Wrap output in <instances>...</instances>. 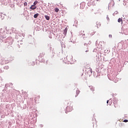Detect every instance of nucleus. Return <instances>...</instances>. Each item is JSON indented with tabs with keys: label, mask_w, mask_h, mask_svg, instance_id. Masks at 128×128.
I'll return each instance as SVG.
<instances>
[{
	"label": "nucleus",
	"mask_w": 128,
	"mask_h": 128,
	"mask_svg": "<svg viewBox=\"0 0 128 128\" xmlns=\"http://www.w3.org/2000/svg\"><path fill=\"white\" fill-rule=\"evenodd\" d=\"M72 110V102H70V105H68L66 108V113L68 114V112H70Z\"/></svg>",
	"instance_id": "f257e3e1"
},
{
	"label": "nucleus",
	"mask_w": 128,
	"mask_h": 128,
	"mask_svg": "<svg viewBox=\"0 0 128 128\" xmlns=\"http://www.w3.org/2000/svg\"><path fill=\"white\" fill-rule=\"evenodd\" d=\"M30 8H31V10H36V6L34 5H32Z\"/></svg>",
	"instance_id": "f03ea898"
},
{
	"label": "nucleus",
	"mask_w": 128,
	"mask_h": 128,
	"mask_svg": "<svg viewBox=\"0 0 128 128\" xmlns=\"http://www.w3.org/2000/svg\"><path fill=\"white\" fill-rule=\"evenodd\" d=\"M118 22H121L122 24V18H119Z\"/></svg>",
	"instance_id": "7ed1b4c3"
},
{
	"label": "nucleus",
	"mask_w": 128,
	"mask_h": 128,
	"mask_svg": "<svg viewBox=\"0 0 128 128\" xmlns=\"http://www.w3.org/2000/svg\"><path fill=\"white\" fill-rule=\"evenodd\" d=\"M66 32H68V28H66L64 30V35L66 34Z\"/></svg>",
	"instance_id": "20e7f679"
},
{
	"label": "nucleus",
	"mask_w": 128,
	"mask_h": 128,
	"mask_svg": "<svg viewBox=\"0 0 128 128\" xmlns=\"http://www.w3.org/2000/svg\"><path fill=\"white\" fill-rule=\"evenodd\" d=\"M124 122H120L119 124V126H120V128H122V126H124Z\"/></svg>",
	"instance_id": "39448f33"
},
{
	"label": "nucleus",
	"mask_w": 128,
	"mask_h": 128,
	"mask_svg": "<svg viewBox=\"0 0 128 128\" xmlns=\"http://www.w3.org/2000/svg\"><path fill=\"white\" fill-rule=\"evenodd\" d=\"M44 16L46 20H50V16L46 15Z\"/></svg>",
	"instance_id": "423d86ee"
},
{
	"label": "nucleus",
	"mask_w": 128,
	"mask_h": 128,
	"mask_svg": "<svg viewBox=\"0 0 128 128\" xmlns=\"http://www.w3.org/2000/svg\"><path fill=\"white\" fill-rule=\"evenodd\" d=\"M114 108H120V106L118 105V104H114Z\"/></svg>",
	"instance_id": "0eeeda50"
},
{
	"label": "nucleus",
	"mask_w": 128,
	"mask_h": 128,
	"mask_svg": "<svg viewBox=\"0 0 128 128\" xmlns=\"http://www.w3.org/2000/svg\"><path fill=\"white\" fill-rule=\"evenodd\" d=\"M38 14H36L34 15V18H38Z\"/></svg>",
	"instance_id": "6e6552de"
},
{
	"label": "nucleus",
	"mask_w": 128,
	"mask_h": 128,
	"mask_svg": "<svg viewBox=\"0 0 128 128\" xmlns=\"http://www.w3.org/2000/svg\"><path fill=\"white\" fill-rule=\"evenodd\" d=\"M58 10H60L58 9V8H55V12H58Z\"/></svg>",
	"instance_id": "1a4fd4ad"
},
{
	"label": "nucleus",
	"mask_w": 128,
	"mask_h": 128,
	"mask_svg": "<svg viewBox=\"0 0 128 128\" xmlns=\"http://www.w3.org/2000/svg\"><path fill=\"white\" fill-rule=\"evenodd\" d=\"M76 94H77L76 96H78V94H80V90H77L76 91Z\"/></svg>",
	"instance_id": "9d476101"
},
{
	"label": "nucleus",
	"mask_w": 128,
	"mask_h": 128,
	"mask_svg": "<svg viewBox=\"0 0 128 128\" xmlns=\"http://www.w3.org/2000/svg\"><path fill=\"white\" fill-rule=\"evenodd\" d=\"M38 4V1H35L34 2V6H36V4Z\"/></svg>",
	"instance_id": "9b49d317"
},
{
	"label": "nucleus",
	"mask_w": 128,
	"mask_h": 128,
	"mask_svg": "<svg viewBox=\"0 0 128 128\" xmlns=\"http://www.w3.org/2000/svg\"><path fill=\"white\" fill-rule=\"evenodd\" d=\"M90 90H91L92 92H94V87H92V88H90Z\"/></svg>",
	"instance_id": "f8f14e48"
},
{
	"label": "nucleus",
	"mask_w": 128,
	"mask_h": 128,
	"mask_svg": "<svg viewBox=\"0 0 128 128\" xmlns=\"http://www.w3.org/2000/svg\"><path fill=\"white\" fill-rule=\"evenodd\" d=\"M70 56H66V60H70Z\"/></svg>",
	"instance_id": "ddd939ff"
},
{
	"label": "nucleus",
	"mask_w": 128,
	"mask_h": 128,
	"mask_svg": "<svg viewBox=\"0 0 128 128\" xmlns=\"http://www.w3.org/2000/svg\"><path fill=\"white\" fill-rule=\"evenodd\" d=\"M24 6H28V2H25L24 3Z\"/></svg>",
	"instance_id": "4468645a"
},
{
	"label": "nucleus",
	"mask_w": 128,
	"mask_h": 128,
	"mask_svg": "<svg viewBox=\"0 0 128 128\" xmlns=\"http://www.w3.org/2000/svg\"><path fill=\"white\" fill-rule=\"evenodd\" d=\"M124 122H128V120H124Z\"/></svg>",
	"instance_id": "2eb2a0df"
},
{
	"label": "nucleus",
	"mask_w": 128,
	"mask_h": 128,
	"mask_svg": "<svg viewBox=\"0 0 128 128\" xmlns=\"http://www.w3.org/2000/svg\"><path fill=\"white\" fill-rule=\"evenodd\" d=\"M40 56H44V54H42H42H40Z\"/></svg>",
	"instance_id": "dca6fc26"
},
{
	"label": "nucleus",
	"mask_w": 128,
	"mask_h": 128,
	"mask_svg": "<svg viewBox=\"0 0 128 128\" xmlns=\"http://www.w3.org/2000/svg\"><path fill=\"white\" fill-rule=\"evenodd\" d=\"M112 35H109V38H112Z\"/></svg>",
	"instance_id": "f3484780"
},
{
	"label": "nucleus",
	"mask_w": 128,
	"mask_h": 128,
	"mask_svg": "<svg viewBox=\"0 0 128 128\" xmlns=\"http://www.w3.org/2000/svg\"><path fill=\"white\" fill-rule=\"evenodd\" d=\"M107 20H110V18H108L107 17Z\"/></svg>",
	"instance_id": "a211bd4d"
},
{
	"label": "nucleus",
	"mask_w": 128,
	"mask_h": 128,
	"mask_svg": "<svg viewBox=\"0 0 128 128\" xmlns=\"http://www.w3.org/2000/svg\"><path fill=\"white\" fill-rule=\"evenodd\" d=\"M89 52L88 50H86V52Z\"/></svg>",
	"instance_id": "6ab92c4d"
},
{
	"label": "nucleus",
	"mask_w": 128,
	"mask_h": 128,
	"mask_svg": "<svg viewBox=\"0 0 128 128\" xmlns=\"http://www.w3.org/2000/svg\"><path fill=\"white\" fill-rule=\"evenodd\" d=\"M108 102H109V100H107V104H108Z\"/></svg>",
	"instance_id": "aec40b11"
},
{
	"label": "nucleus",
	"mask_w": 128,
	"mask_h": 128,
	"mask_svg": "<svg viewBox=\"0 0 128 128\" xmlns=\"http://www.w3.org/2000/svg\"><path fill=\"white\" fill-rule=\"evenodd\" d=\"M38 98H40V96H38Z\"/></svg>",
	"instance_id": "412c9836"
},
{
	"label": "nucleus",
	"mask_w": 128,
	"mask_h": 128,
	"mask_svg": "<svg viewBox=\"0 0 128 128\" xmlns=\"http://www.w3.org/2000/svg\"><path fill=\"white\" fill-rule=\"evenodd\" d=\"M84 46H86V43L84 44Z\"/></svg>",
	"instance_id": "4be33fe9"
},
{
	"label": "nucleus",
	"mask_w": 128,
	"mask_h": 128,
	"mask_svg": "<svg viewBox=\"0 0 128 128\" xmlns=\"http://www.w3.org/2000/svg\"><path fill=\"white\" fill-rule=\"evenodd\" d=\"M34 100H36L34 99Z\"/></svg>",
	"instance_id": "5701e85b"
},
{
	"label": "nucleus",
	"mask_w": 128,
	"mask_h": 128,
	"mask_svg": "<svg viewBox=\"0 0 128 128\" xmlns=\"http://www.w3.org/2000/svg\"><path fill=\"white\" fill-rule=\"evenodd\" d=\"M91 72H92V69L90 70Z\"/></svg>",
	"instance_id": "b1692460"
}]
</instances>
